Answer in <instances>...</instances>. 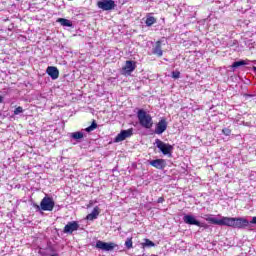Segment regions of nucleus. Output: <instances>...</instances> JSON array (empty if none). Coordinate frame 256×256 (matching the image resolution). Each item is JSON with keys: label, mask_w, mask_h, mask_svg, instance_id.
I'll return each mask as SVG.
<instances>
[{"label": "nucleus", "mask_w": 256, "mask_h": 256, "mask_svg": "<svg viewBox=\"0 0 256 256\" xmlns=\"http://www.w3.org/2000/svg\"><path fill=\"white\" fill-rule=\"evenodd\" d=\"M71 137L72 139H83V132H74Z\"/></svg>", "instance_id": "5701e85b"}, {"label": "nucleus", "mask_w": 256, "mask_h": 256, "mask_svg": "<svg viewBox=\"0 0 256 256\" xmlns=\"http://www.w3.org/2000/svg\"><path fill=\"white\" fill-rule=\"evenodd\" d=\"M99 213H101V209H99V206L94 207L92 212L86 216V219L88 221H94V219H97L99 217Z\"/></svg>", "instance_id": "dca6fc26"}, {"label": "nucleus", "mask_w": 256, "mask_h": 256, "mask_svg": "<svg viewBox=\"0 0 256 256\" xmlns=\"http://www.w3.org/2000/svg\"><path fill=\"white\" fill-rule=\"evenodd\" d=\"M157 203H165V198L163 196L159 197Z\"/></svg>", "instance_id": "bb28decb"}, {"label": "nucleus", "mask_w": 256, "mask_h": 256, "mask_svg": "<svg viewBox=\"0 0 256 256\" xmlns=\"http://www.w3.org/2000/svg\"><path fill=\"white\" fill-rule=\"evenodd\" d=\"M224 217H225V216H223L221 219H217V218L211 217L210 214H206V215L203 216V219H205V221H207L208 223H212V225H220V226H223Z\"/></svg>", "instance_id": "ddd939ff"}, {"label": "nucleus", "mask_w": 256, "mask_h": 256, "mask_svg": "<svg viewBox=\"0 0 256 256\" xmlns=\"http://www.w3.org/2000/svg\"><path fill=\"white\" fill-rule=\"evenodd\" d=\"M149 165L155 169L163 170L167 167V161L165 159H155L150 161Z\"/></svg>", "instance_id": "9d476101"}, {"label": "nucleus", "mask_w": 256, "mask_h": 256, "mask_svg": "<svg viewBox=\"0 0 256 256\" xmlns=\"http://www.w3.org/2000/svg\"><path fill=\"white\" fill-rule=\"evenodd\" d=\"M137 117L139 124L141 127H144V129H151V127H153V117L147 114V111L143 109L138 110Z\"/></svg>", "instance_id": "f03ea898"}, {"label": "nucleus", "mask_w": 256, "mask_h": 256, "mask_svg": "<svg viewBox=\"0 0 256 256\" xmlns=\"http://www.w3.org/2000/svg\"><path fill=\"white\" fill-rule=\"evenodd\" d=\"M250 223H251L252 225H256V216H254V217L252 218V220L250 221Z\"/></svg>", "instance_id": "cd10ccee"}, {"label": "nucleus", "mask_w": 256, "mask_h": 256, "mask_svg": "<svg viewBox=\"0 0 256 256\" xmlns=\"http://www.w3.org/2000/svg\"><path fill=\"white\" fill-rule=\"evenodd\" d=\"M57 23H60L62 27H73V22L65 18H58Z\"/></svg>", "instance_id": "f3484780"}, {"label": "nucleus", "mask_w": 256, "mask_h": 256, "mask_svg": "<svg viewBox=\"0 0 256 256\" xmlns=\"http://www.w3.org/2000/svg\"><path fill=\"white\" fill-rule=\"evenodd\" d=\"M157 23V18L153 16H148L146 18L145 24L147 27H151L152 25H155Z\"/></svg>", "instance_id": "a211bd4d"}, {"label": "nucleus", "mask_w": 256, "mask_h": 256, "mask_svg": "<svg viewBox=\"0 0 256 256\" xmlns=\"http://www.w3.org/2000/svg\"><path fill=\"white\" fill-rule=\"evenodd\" d=\"M144 241L145 242L142 243L143 249H145V247H155V242H153L147 238Z\"/></svg>", "instance_id": "412c9836"}, {"label": "nucleus", "mask_w": 256, "mask_h": 256, "mask_svg": "<svg viewBox=\"0 0 256 256\" xmlns=\"http://www.w3.org/2000/svg\"><path fill=\"white\" fill-rule=\"evenodd\" d=\"M167 131V119L162 118L155 127V135H163Z\"/></svg>", "instance_id": "6e6552de"}, {"label": "nucleus", "mask_w": 256, "mask_h": 256, "mask_svg": "<svg viewBox=\"0 0 256 256\" xmlns=\"http://www.w3.org/2000/svg\"><path fill=\"white\" fill-rule=\"evenodd\" d=\"M23 113V107L18 106L15 110H14V115H19Z\"/></svg>", "instance_id": "a878e982"}, {"label": "nucleus", "mask_w": 256, "mask_h": 256, "mask_svg": "<svg viewBox=\"0 0 256 256\" xmlns=\"http://www.w3.org/2000/svg\"><path fill=\"white\" fill-rule=\"evenodd\" d=\"M179 77H181V72H179V71H173L172 72V78L173 79H179Z\"/></svg>", "instance_id": "b1692460"}, {"label": "nucleus", "mask_w": 256, "mask_h": 256, "mask_svg": "<svg viewBox=\"0 0 256 256\" xmlns=\"http://www.w3.org/2000/svg\"><path fill=\"white\" fill-rule=\"evenodd\" d=\"M125 247H126V249H133V237L126 239Z\"/></svg>", "instance_id": "4be33fe9"}, {"label": "nucleus", "mask_w": 256, "mask_h": 256, "mask_svg": "<svg viewBox=\"0 0 256 256\" xmlns=\"http://www.w3.org/2000/svg\"><path fill=\"white\" fill-rule=\"evenodd\" d=\"M117 247V244L113 242H103L101 240H98L96 242V249H101V251H113Z\"/></svg>", "instance_id": "0eeeda50"}, {"label": "nucleus", "mask_w": 256, "mask_h": 256, "mask_svg": "<svg viewBox=\"0 0 256 256\" xmlns=\"http://www.w3.org/2000/svg\"><path fill=\"white\" fill-rule=\"evenodd\" d=\"M46 73L51 77V79H53V81H55V79H59V69L55 66H48Z\"/></svg>", "instance_id": "4468645a"}, {"label": "nucleus", "mask_w": 256, "mask_h": 256, "mask_svg": "<svg viewBox=\"0 0 256 256\" xmlns=\"http://www.w3.org/2000/svg\"><path fill=\"white\" fill-rule=\"evenodd\" d=\"M33 207L36 209V211H53V209H55V201L53 198L45 196L41 200L40 205L33 204Z\"/></svg>", "instance_id": "7ed1b4c3"}, {"label": "nucleus", "mask_w": 256, "mask_h": 256, "mask_svg": "<svg viewBox=\"0 0 256 256\" xmlns=\"http://www.w3.org/2000/svg\"><path fill=\"white\" fill-rule=\"evenodd\" d=\"M183 221L184 223H186V225H196V227H201V222L195 219V216L193 215H189V214L184 215Z\"/></svg>", "instance_id": "f8f14e48"}, {"label": "nucleus", "mask_w": 256, "mask_h": 256, "mask_svg": "<svg viewBox=\"0 0 256 256\" xmlns=\"http://www.w3.org/2000/svg\"><path fill=\"white\" fill-rule=\"evenodd\" d=\"M0 103H3V96H0Z\"/></svg>", "instance_id": "c85d7f7f"}, {"label": "nucleus", "mask_w": 256, "mask_h": 256, "mask_svg": "<svg viewBox=\"0 0 256 256\" xmlns=\"http://www.w3.org/2000/svg\"><path fill=\"white\" fill-rule=\"evenodd\" d=\"M133 135V128H130L128 130H122L116 137H115V143H121V141H125V139H128V137H132Z\"/></svg>", "instance_id": "1a4fd4ad"}, {"label": "nucleus", "mask_w": 256, "mask_h": 256, "mask_svg": "<svg viewBox=\"0 0 256 256\" xmlns=\"http://www.w3.org/2000/svg\"><path fill=\"white\" fill-rule=\"evenodd\" d=\"M50 256H59V254L55 253V254H52V255H50Z\"/></svg>", "instance_id": "c756f323"}, {"label": "nucleus", "mask_w": 256, "mask_h": 256, "mask_svg": "<svg viewBox=\"0 0 256 256\" xmlns=\"http://www.w3.org/2000/svg\"><path fill=\"white\" fill-rule=\"evenodd\" d=\"M249 220L243 217H225L222 226L232 227L233 229H247L249 227Z\"/></svg>", "instance_id": "f257e3e1"}, {"label": "nucleus", "mask_w": 256, "mask_h": 256, "mask_svg": "<svg viewBox=\"0 0 256 256\" xmlns=\"http://www.w3.org/2000/svg\"><path fill=\"white\" fill-rule=\"evenodd\" d=\"M156 147L163 153V155H168L171 157V153H173V146L169 143H165L159 139L155 140Z\"/></svg>", "instance_id": "20e7f679"}, {"label": "nucleus", "mask_w": 256, "mask_h": 256, "mask_svg": "<svg viewBox=\"0 0 256 256\" xmlns=\"http://www.w3.org/2000/svg\"><path fill=\"white\" fill-rule=\"evenodd\" d=\"M247 61L249 60H240V61L233 62L232 67L234 69H237V67H243V65H247Z\"/></svg>", "instance_id": "6ab92c4d"}, {"label": "nucleus", "mask_w": 256, "mask_h": 256, "mask_svg": "<svg viewBox=\"0 0 256 256\" xmlns=\"http://www.w3.org/2000/svg\"><path fill=\"white\" fill-rule=\"evenodd\" d=\"M162 41L158 40L155 43V46L152 48L153 55H156L157 57H163V49L161 48Z\"/></svg>", "instance_id": "2eb2a0df"}, {"label": "nucleus", "mask_w": 256, "mask_h": 256, "mask_svg": "<svg viewBox=\"0 0 256 256\" xmlns=\"http://www.w3.org/2000/svg\"><path fill=\"white\" fill-rule=\"evenodd\" d=\"M78 230H79V223H77V221H72L66 224V226L64 227L63 233H69L71 235L74 231H78Z\"/></svg>", "instance_id": "9b49d317"}, {"label": "nucleus", "mask_w": 256, "mask_h": 256, "mask_svg": "<svg viewBox=\"0 0 256 256\" xmlns=\"http://www.w3.org/2000/svg\"><path fill=\"white\" fill-rule=\"evenodd\" d=\"M135 69H137V62L127 60L122 68V75H131Z\"/></svg>", "instance_id": "423d86ee"}, {"label": "nucleus", "mask_w": 256, "mask_h": 256, "mask_svg": "<svg viewBox=\"0 0 256 256\" xmlns=\"http://www.w3.org/2000/svg\"><path fill=\"white\" fill-rule=\"evenodd\" d=\"M98 9H102V11H113L117 4H115L114 0H100L97 2Z\"/></svg>", "instance_id": "39448f33"}, {"label": "nucleus", "mask_w": 256, "mask_h": 256, "mask_svg": "<svg viewBox=\"0 0 256 256\" xmlns=\"http://www.w3.org/2000/svg\"><path fill=\"white\" fill-rule=\"evenodd\" d=\"M222 133H223V135H225L226 137H229V135H231V129H229V128H224V129H222Z\"/></svg>", "instance_id": "393cba45"}, {"label": "nucleus", "mask_w": 256, "mask_h": 256, "mask_svg": "<svg viewBox=\"0 0 256 256\" xmlns=\"http://www.w3.org/2000/svg\"><path fill=\"white\" fill-rule=\"evenodd\" d=\"M97 122L95 121V120H93L92 121V123H91V125L90 126H88L86 129H85V131L87 132V133H91V131H95V129H97Z\"/></svg>", "instance_id": "aec40b11"}]
</instances>
